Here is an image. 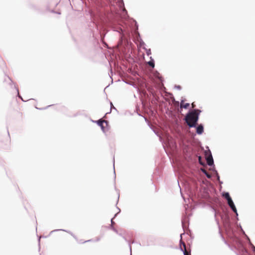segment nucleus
<instances>
[{"mask_svg":"<svg viewBox=\"0 0 255 255\" xmlns=\"http://www.w3.org/2000/svg\"><path fill=\"white\" fill-rule=\"evenodd\" d=\"M198 119V114L196 111H193L188 114L186 117V121L190 127L196 126Z\"/></svg>","mask_w":255,"mask_h":255,"instance_id":"nucleus-1","label":"nucleus"},{"mask_svg":"<svg viewBox=\"0 0 255 255\" xmlns=\"http://www.w3.org/2000/svg\"><path fill=\"white\" fill-rule=\"evenodd\" d=\"M98 124L101 127L102 129L104 131L106 127L108 126V122L105 120H99L98 121Z\"/></svg>","mask_w":255,"mask_h":255,"instance_id":"nucleus-2","label":"nucleus"},{"mask_svg":"<svg viewBox=\"0 0 255 255\" xmlns=\"http://www.w3.org/2000/svg\"><path fill=\"white\" fill-rule=\"evenodd\" d=\"M206 160L208 164L210 166H211L213 164L214 161L213 159L212 156L211 152H210L208 156H206Z\"/></svg>","mask_w":255,"mask_h":255,"instance_id":"nucleus-3","label":"nucleus"},{"mask_svg":"<svg viewBox=\"0 0 255 255\" xmlns=\"http://www.w3.org/2000/svg\"><path fill=\"white\" fill-rule=\"evenodd\" d=\"M189 106V103H185L183 101H182L180 104L181 108L187 109Z\"/></svg>","mask_w":255,"mask_h":255,"instance_id":"nucleus-4","label":"nucleus"},{"mask_svg":"<svg viewBox=\"0 0 255 255\" xmlns=\"http://www.w3.org/2000/svg\"><path fill=\"white\" fill-rule=\"evenodd\" d=\"M196 132L198 134H201L203 132V127L202 125H200L197 128Z\"/></svg>","mask_w":255,"mask_h":255,"instance_id":"nucleus-5","label":"nucleus"},{"mask_svg":"<svg viewBox=\"0 0 255 255\" xmlns=\"http://www.w3.org/2000/svg\"><path fill=\"white\" fill-rule=\"evenodd\" d=\"M180 247L182 251L186 250L185 243L184 242H183L181 239L180 240Z\"/></svg>","mask_w":255,"mask_h":255,"instance_id":"nucleus-6","label":"nucleus"},{"mask_svg":"<svg viewBox=\"0 0 255 255\" xmlns=\"http://www.w3.org/2000/svg\"><path fill=\"white\" fill-rule=\"evenodd\" d=\"M224 197L227 199V201H228L229 200H231L232 198H231L229 193H225L223 195Z\"/></svg>","mask_w":255,"mask_h":255,"instance_id":"nucleus-7","label":"nucleus"},{"mask_svg":"<svg viewBox=\"0 0 255 255\" xmlns=\"http://www.w3.org/2000/svg\"><path fill=\"white\" fill-rule=\"evenodd\" d=\"M228 204L229 205V206L231 208L232 207H233L234 206H235L234 204V202L232 200V199L231 200H229L228 201Z\"/></svg>","mask_w":255,"mask_h":255,"instance_id":"nucleus-8","label":"nucleus"},{"mask_svg":"<svg viewBox=\"0 0 255 255\" xmlns=\"http://www.w3.org/2000/svg\"><path fill=\"white\" fill-rule=\"evenodd\" d=\"M148 64L149 66H150L151 67H152L153 68L154 67V63L153 60H151V61H149L148 62Z\"/></svg>","mask_w":255,"mask_h":255,"instance_id":"nucleus-9","label":"nucleus"},{"mask_svg":"<svg viewBox=\"0 0 255 255\" xmlns=\"http://www.w3.org/2000/svg\"><path fill=\"white\" fill-rule=\"evenodd\" d=\"M231 208L232 209V210L235 213H237V209H236V208L235 206H234L233 207H232Z\"/></svg>","mask_w":255,"mask_h":255,"instance_id":"nucleus-10","label":"nucleus"},{"mask_svg":"<svg viewBox=\"0 0 255 255\" xmlns=\"http://www.w3.org/2000/svg\"><path fill=\"white\" fill-rule=\"evenodd\" d=\"M184 253V255H190V253H189L188 252V251H187V250H184V251H182Z\"/></svg>","mask_w":255,"mask_h":255,"instance_id":"nucleus-11","label":"nucleus"},{"mask_svg":"<svg viewBox=\"0 0 255 255\" xmlns=\"http://www.w3.org/2000/svg\"><path fill=\"white\" fill-rule=\"evenodd\" d=\"M192 108H194L195 107V105H194V103H193L192 104Z\"/></svg>","mask_w":255,"mask_h":255,"instance_id":"nucleus-12","label":"nucleus"},{"mask_svg":"<svg viewBox=\"0 0 255 255\" xmlns=\"http://www.w3.org/2000/svg\"><path fill=\"white\" fill-rule=\"evenodd\" d=\"M201 156H199V161H200V160H201Z\"/></svg>","mask_w":255,"mask_h":255,"instance_id":"nucleus-13","label":"nucleus"},{"mask_svg":"<svg viewBox=\"0 0 255 255\" xmlns=\"http://www.w3.org/2000/svg\"><path fill=\"white\" fill-rule=\"evenodd\" d=\"M92 240H88V241H85V243L86 242H91Z\"/></svg>","mask_w":255,"mask_h":255,"instance_id":"nucleus-14","label":"nucleus"}]
</instances>
